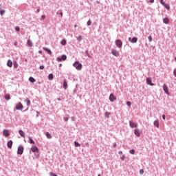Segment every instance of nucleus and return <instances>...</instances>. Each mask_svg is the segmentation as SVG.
Listing matches in <instances>:
<instances>
[{
	"instance_id": "obj_50",
	"label": "nucleus",
	"mask_w": 176,
	"mask_h": 176,
	"mask_svg": "<svg viewBox=\"0 0 176 176\" xmlns=\"http://www.w3.org/2000/svg\"><path fill=\"white\" fill-rule=\"evenodd\" d=\"M174 76H175V78H176V69L174 70Z\"/></svg>"
},
{
	"instance_id": "obj_59",
	"label": "nucleus",
	"mask_w": 176,
	"mask_h": 176,
	"mask_svg": "<svg viewBox=\"0 0 176 176\" xmlns=\"http://www.w3.org/2000/svg\"><path fill=\"white\" fill-rule=\"evenodd\" d=\"M175 61H176V57L175 58Z\"/></svg>"
},
{
	"instance_id": "obj_7",
	"label": "nucleus",
	"mask_w": 176,
	"mask_h": 176,
	"mask_svg": "<svg viewBox=\"0 0 176 176\" xmlns=\"http://www.w3.org/2000/svg\"><path fill=\"white\" fill-rule=\"evenodd\" d=\"M109 100L111 102H113V101L116 100V96H113V94H111L109 96Z\"/></svg>"
},
{
	"instance_id": "obj_32",
	"label": "nucleus",
	"mask_w": 176,
	"mask_h": 176,
	"mask_svg": "<svg viewBox=\"0 0 176 176\" xmlns=\"http://www.w3.org/2000/svg\"><path fill=\"white\" fill-rule=\"evenodd\" d=\"M74 145L76 148H78V146H80V144H79V142H74Z\"/></svg>"
},
{
	"instance_id": "obj_35",
	"label": "nucleus",
	"mask_w": 176,
	"mask_h": 176,
	"mask_svg": "<svg viewBox=\"0 0 176 176\" xmlns=\"http://www.w3.org/2000/svg\"><path fill=\"white\" fill-rule=\"evenodd\" d=\"M126 105H127L128 107H131V102L127 101V102H126Z\"/></svg>"
},
{
	"instance_id": "obj_36",
	"label": "nucleus",
	"mask_w": 176,
	"mask_h": 176,
	"mask_svg": "<svg viewBox=\"0 0 176 176\" xmlns=\"http://www.w3.org/2000/svg\"><path fill=\"white\" fill-rule=\"evenodd\" d=\"M5 13V10H1L0 11V14L1 15V16H3V14Z\"/></svg>"
},
{
	"instance_id": "obj_12",
	"label": "nucleus",
	"mask_w": 176,
	"mask_h": 176,
	"mask_svg": "<svg viewBox=\"0 0 176 176\" xmlns=\"http://www.w3.org/2000/svg\"><path fill=\"white\" fill-rule=\"evenodd\" d=\"M129 124H130V127H131L132 129L137 127V124H135V122H133L132 121L129 122Z\"/></svg>"
},
{
	"instance_id": "obj_51",
	"label": "nucleus",
	"mask_w": 176,
	"mask_h": 176,
	"mask_svg": "<svg viewBox=\"0 0 176 176\" xmlns=\"http://www.w3.org/2000/svg\"><path fill=\"white\" fill-rule=\"evenodd\" d=\"M113 147H114V148H116V143H114Z\"/></svg>"
},
{
	"instance_id": "obj_6",
	"label": "nucleus",
	"mask_w": 176,
	"mask_h": 176,
	"mask_svg": "<svg viewBox=\"0 0 176 176\" xmlns=\"http://www.w3.org/2000/svg\"><path fill=\"white\" fill-rule=\"evenodd\" d=\"M111 54H113V56H115L116 57H119V52H118V50H112Z\"/></svg>"
},
{
	"instance_id": "obj_22",
	"label": "nucleus",
	"mask_w": 176,
	"mask_h": 176,
	"mask_svg": "<svg viewBox=\"0 0 176 176\" xmlns=\"http://www.w3.org/2000/svg\"><path fill=\"white\" fill-rule=\"evenodd\" d=\"M28 46H30V47H32V41H31V40L28 39Z\"/></svg>"
},
{
	"instance_id": "obj_38",
	"label": "nucleus",
	"mask_w": 176,
	"mask_h": 176,
	"mask_svg": "<svg viewBox=\"0 0 176 176\" xmlns=\"http://www.w3.org/2000/svg\"><path fill=\"white\" fill-rule=\"evenodd\" d=\"M87 25H91V21L89 20L87 21Z\"/></svg>"
},
{
	"instance_id": "obj_5",
	"label": "nucleus",
	"mask_w": 176,
	"mask_h": 176,
	"mask_svg": "<svg viewBox=\"0 0 176 176\" xmlns=\"http://www.w3.org/2000/svg\"><path fill=\"white\" fill-rule=\"evenodd\" d=\"M23 104L21 102H19L16 105V109L18 111H21L23 109Z\"/></svg>"
},
{
	"instance_id": "obj_30",
	"label": "nucleus",
	"mask_w": 176,
	"mask_h": 176,
	"mask_svg": "<svg viewBox=\"0 0 176 176\" xmlns=\"http://www.w3.org/2000/svg\"><path fill=\"white\" fill-rule=\"evenodd\" d=\"M29 141L30 144H35V142L32 140V138L29 137Z\"/></svg>"
},
{
	"instance_id": "obj_9",
	"label": "nucleus",
	"mask_w": 176,
	"mask_h": 176,
	"mask_svg": "<svg viewBox=\"0 0 176 176\" xmlns=\"http://www.w3.org/2000/svg\"><path fill=\"white\" fill-rule=\"evenodd\" d=\"M163 89H164V91H165L166 94H167L168 96H169L170 94H169V92H168V87L166 86V84L164 85Z\"/></svg>"
},
{
	"instance_id": "obj_2",
	"label": "nucleus",
	"mask_w": 176,
	"mask_h": 176,
	"mask_svg": "<svg viewBox=\"0 0 176 176\" xmlns=\"http://www.w3.org/2000/svg\"><path fill=\"white\" fill-rule=\"evenodd\" d=\"M23 152H24V147H23V146H19L17 151L18 155H23Z\"/></svg>"
},
{
	"instance_id": "obj_23",
	"label": "nucleus",
	"mask_w": 176,
	"mask_h": 176,
	"mask_svg": "<svg viewBox=\"0 0 176 176\" xmlns=\"http://www.w3.org/2000/svg\"><path fill=\"white\" fill-rule=\"evenodd\" d=\"M154 126H155V127H157V129H159V120H155L154 122Z\"/></svg>"
},
{
	"instance_id": "obj_14",
	"label": "nucleus",
	"mask_w": 176,
	"mask_h": 176,
	"mask_svg": "<svg viewBox=\"0 0 176 176\" xmlns=\"http://www.w3.org/2000/svg\"><path fill=\"white\" fill-rule=\"evenodd\" d=\"M31 151L32 152H39V149H38V147H36V146H33L32 148H31Z\"/></svg>"
},
{
	"instance_id": "obj_25",
	"label": "nucleus",
	"mask_w": 176,
	"mask_h": 176,
	"mask_svg": "<svg viewBox=\"0 0 176 176\" xmlns=\"http://www.w3.org/2000/svg\"><path fill=\"white\" fill-rule=\"evenodd\" d=\"M5 98L7 100H10V95L9 94H6Z\"/></svg>"
},
{
	"instance_id": "obj_58",
	"label": "nucleus",
	"mask_w": 176,
	"mask_h": 176,
	"mask_svg": "<svg viewBox=\"0 0 176 176\" xmlns=\"http://www.w3.org/2000/svg\"><path fill=\"white\" fill-rule=\"evenodd\" d=\"M98 176H101V175L99 174Z\"/></svg>"
},
{
	"instance_id": "obj_28",
	"label": "nucleus",
	"mask_w": 176,
	"mask_h": 176,
	"mask_svg": "<svg viewBox=\"0 0 176 176\" xmlns=\"http://www.w3.org/2000/svg\"><path fill=\"white\" fill-rule=\"evenodd\" d=\"M163 6H164L166 9H167V10H170V6H168V4H166L165 3L164 5H163Z\"/></svg>"
},
{
	"instance_id": "obj_56",
	"label": "nucleus",
	"mask_w": 176,
	"mask_h": 176,
	"mask_svg": "<svg viewBox=\"0 0 176 176\" xmlns=\"http://www.w3.org/2000/svg\"><path fill=\"white\" fill-rule=\"evenodd\" d=\"M76 27H78V25H74V28H76Z\"/></svg>"
},
{
	"instance_id": "obj_11",
	"label": "nucleus",
	"mask_w": 176,
	"mask_h": 176,
	"mask_svg": "<svg viewBox=\"0 0 176 176\" xmlns=\"http://www.w3.org/2000/svg\"><path fill=\"white\" fill-rule=\"evenodd\" d=\"M3 135H5L6 137H9V135H10V133H9V131L7 129H4L3 131Z\"/></svg>"
},
{
	"instance_id": "obj_55",
	"label": "nucleus",
	"mask_w": 176,
	"mask_h": 176,
	"mask_svg": "<svg viewBox=\"0 0 176 176\" xmlns=\"http://www.w3.org/2000/svg\"><path fill=\"white\" fill-rule=\"evenodd\" d=\"M59 67H63V64H60V65H59Z\"/></svg>"
},
{
	"instance_id": "obj_37",
	"label": "nucleus",
	"mask_w": 176,
	"mask_h": 176,
	"mask_svg": "<svg viewBox=\"0 0 176 176\" xmlns=\"http://www.w3.org/2000/svg\"><path fill=\"white\" fill-rule=\"evenodd\" d=\"M15 30L19 32V31H20V28L19 27H16L15 28Z\"/></svg>"
},
{
	"instance_id": "obj_27",
	"label": "nucleus",
	"mask_w": 176,
	"mask_h": 176,
	"mask_svg": "<svg viewBox=\"0 0 176 176\" xmlns=\"http://www.w3.org/2000/svg\"><path fill=\"white\" fill-rule=\"evenodd\" d=\"M54 76H53V74H50L49 76H48V79L50 80H52Z\"/></svg>"
},
{
	"instance_id": "obj_4",
	"label": "nucleus",
	"mask_w": 176,
	"mask_h": 176,
	"mask_svg": "<svg viewBox=\"0 0 176 176\" xmlns=\"http://www.w3.org/2000/svg\"><path fill=\"white\" fill-rule=\"evenodd\" d=\"M129 41L131 43H137V41H138V38H137V37H133V38H131V37H129Z\"/></svg>"
},
{
	"instance_id": "obj_41",
	"label": "nucleus",
	"mask_w": 176,
	"mask_h": 176,
	"mask_svg": "<svg viewBox=\"0 0 176 176\" xmlns=\"http://www.w3.org/2000/svg\"><path fill=\"white\" fill-rule=\"evenodd\" d=\"M77 39L80 41L82 40V36H79Z\"/></svg>"
},
{
	"instance_id": "obj_29",
	"label": "nucleus",
	"mask_w": 176,
	"mask_h": 176,
	"mask_svg": "<svg viewBox=\"0 0 176 176\" xmlns=\"http://www.w3.org/2000/svg\"><path fill=\"white\" fill-rule=\"evenodd\" d=\"M63 87L64 89H67V80H64V82H63Z\"/></svg>"
},
{
	"instance_id": "obj_33",
	"label": "nucleus",
	"mask_w": 176,
	"mask_h": 176,
	"mask_svg": "<svg viewBox=\"0 0 176 176\" xmlns=\"http://www.w3.org/2000/svg\"><path fill=\"white\" fill-rule=\"evenodd\" d=\"M129 153H131V155H134L135 153V151L134 150H130L129 151Z\"/></svg>"
},
{
	"instance_id": "obj_57",
	"label": "nucleus",
	"mask_w": 176,
	"mask_h": 176,
	"mask_svg": "<svg viewBox=\"0 0 176 176\" xmlns=\"http://www.w3.org/2000/svg\"><path fill=\"white\" fill-rule=\"evenodd\" d=\"M38 53L42 54V51H39Z\"/></svg>"
},
{
	"instance_id": "obj_49",
	"label": "nucleus",
	"mask_w": 176,
	"mask_h": 176,
	"mask_svg": "<svg viewBox=\"0 0 176 176\" xmlns=\"http://www.w3.org/2000/svg\"><path fill=\"white\" fill-rule=\"evenodd\" d=\"M14 46H17V41H15V42L14 43Z\"/></svg>"
},
{
	"instance_id": "obj_24",
	"label": "nucleus",
	"mask_w": 176,
	"mask_h": 176,
	"mask_svg": "<svg viewBox=\"0 0 176 176\" xmlns=\"http://www.w3.org/2000/svg\"><path fill=\"white\" fill-rule=\"evenodd\" d=\"M25 102H26V104L28 105V107L31 104V101L28 98L26 99Z\"/></svg>"
},
{
	"instance_id": "obj_44",
	"label": "nucleus",
	"mask_w": 176,
	"mask_h": 176,
	"mask_svg": "<svg viewBox=\"0 0 176 176\" xmlns=\"http://www.w3.org/2000/svg\"><path fill=\"white\" fill-rule=\"evenodd\" d=\"M86 53H87V56L88 57H89V58L91 57V56H90V54L89 53V52L87 51Z\"/></svg>"
},
{
	"instance_id": "obj_15",
	"label": "nucleus",
	"mask_w": 176,
	"mask_h": 176,
	"mask_svg": "<svg viewBox=\"0 0 176 176\" xmlns=\"http://www.w3.org/2000/svg\"><path fill=\"white\" fill-rule=\"evenodd\" d=\"M19 133L21 137H23V138H25V134L24 133V131H23V130H19Z\"/></svg>"
},
{
	"instance_id": "obj_1",
	"label": "nucleus",
	"mask_w": 176,
	"mask_h": 176,
	"mask_svg": "<svg viewBox=\"0 0 176 176\" xmlns=\"http://www.w3.org/2000/svg\"><path fill=\"white\" fill-rule=\"evenodd\" d=\"M74 67H76V69L78 71H80L82 69V63H79V61H76L73 64Z\"/></svg>"
},
{
	"instance_id": "obj_43",
	"label": "nucleus",
	"mask_w": 176,
	"mask_h": 176,
	"mask_svg": "<svg viewBox=\"0 0 176 176\" xmlns=\"http://www.w3.org/2000/svg\"><path fill=\"white\" fill-rule=\"evenodd\" d=\"M41 19L42 20H45V19H46V16L45 15H42Z\"/></svg>"
},
{
	"instance_id": "obj_40",
	"label": "nucleus",
	"mask_w": 176,
	"mask_h": 176,
	"mask_svg": "<svg viewBox=\"0 0 176 176\" xmlns=\"http://www.w3.org/2000/svg\"><path fill=\"white\" fill-rule=\"evenodd\" d=\"M148 41L149 42H152V36H148Z\"/></svg>"
},
{
	"instance_id": "obj_18",
	"label": "nucleus",
	"mask_w": 176,
	"mask_h": 176,
	"mask_svg": "<svg viewBox=\"0 0 176 176\" xmlns=\"http://www.w3.org/2000/svg\"><path fill=\"white\" fill-rule=\"evenodd\" d=\"M163 21H164V24H168V23H170V19H168V18H164L163 19Z\"/></svg>"
},
{
	"instance_id": "obj_13",
	"label": "nucleus",
	"mask_w": 176,
	"mask_h": 176,
	"mask_svg": "<svg viewBox=\"0 0 176 176\" xmlns=\"http://www.w3.org/2000/svg\"><path fill=\"white\" fill-rule=\"evenodd\" d=\"M12 145H13V141L12 140L8 141L7 146H8V148H9V149H12Z\"/></svg>"
},
{
	"instance_id": "obj_34",
	"label": "nucleus",
	"mask_w": 176,
	"mask_h": 176,
	"mask_svg": "<svg viewBox=\"0 0 176 176\" xmlns=\"http://www.w3.org/2000/svg\"><path fill=\"white\" fill-rule=\"evenodd\" d=\"M14 68H17V62L14 61L13 63Z\"/></svg>"
},
{
	"instance_id": "obj_26",
	"label": "nucleus",
	"mask_w": 176,
	"mask_h": 176,
	"mask_svg": "<svg viewBox=\"0 0 176 176\" xmlns=\"http://www.w3.org/2000/svg\"><path fill=\"white\" fill-rule=\"evenodd\" d=\"M46 137H47V138L50 140L52 138V135L50 133H49V132H47L46 133Z\"/></svg>"
},
{
	"instance_id": "obj_19",
	"label": "nucleus",
	"mask_w": 176,
	"mask_h": 176,
	"mask_svg": "<svg viewBox=\"0 0 176 176\" xmlns=\"http://www.w3.org/2000/svg\"><path fill=\"white\" fill-rule=\"evenodd\" d=\"M29 80H30V82H31V83H35V82H36L35 78H34L33 77H30Z\"/></svg>"
},
{
	"instance_id": "obj_39",
	"label": "nucleus",
	"mask_w": 176,
	"mask_h": 176,
	"mask_svg": "<svg viewBox=\"0 0 176 176\" xmlns=\"http://www.w3.org/2000/svg\"><path fill=\"white\" fill-rule=\"evenodd\" d=\"M140 174H141V175L144 174V169L140 170Z\"/></svg>"
},
{
	"instance_id": "obj_8",
	"label": "nucleus",
	"mask_w": 176,
	"mask_h": 176,
	"mask_svg": "<svg viewBox=\"0 0 176 176\" xmlns=\"http://www.w3.org/2000/svg\"><path fill=\"white\" fill-rule=\"evenodd\" d=\"M67 60V56L63 55L61 58L58 57L57 58V61H65Z\"/></svg>"
},
{
	"instance_id": "obj_3",
	"label": "nucleus",
	"mask_w": 176,
	"mask_h": 176,
	"mask_svg": "<svg viewBox=\"0 0 176 176\" xmlns=\"http://www.w3.org/2000/svg\"><path fill=\"white\" fill-rule=\"evenodd\" d=\"M116 45L120 49V47H122V46L123 45V43L120 40H116Z\"/></svg>"
},
{
	"instance_id": "obj_21",
	"label": "nucleus",
	"mask_w": 176,
	"mask_h": 176,
	"mask_svg": "<svg viewBox=\"0 0 176 176\" xmlns=\"http://www.w3.org/2000/svg\"><path fill=\"white\" fill-rule=\"evenodd\" d=\"M61 45H63V46H65L67 45V40L65 39L62 40Z\"/></svg>"
},
{
	"instance_id": "obj_46",
	"label": "nucleus",
	"mask_w": 176,
	"mask_h": 176,
	"mask_svg": "<svg viewBox=\"0 0 176 176\" xmlns=\"http://www.w3.org/2000/svg\"><path fill=\"white\" fill-rule=\"evenodd\" d=\"M45 69V66L43 65L40 66V69Z\"/></svg>"
},
{
	"instance_id": "obj_48",
	"label": "nucleus",
	"mask_w": 176,
	"mask_h": 176,
	"mask_svg": "<svg viewBox=\"0 0 176 176\" xmlns=\"http://www.w3.org/2000/svg\"><path fill=\"white\" fill-rule=\"evenodd\" d=\"M149 2L150 3H153V2H155V0H150Z\"/></svg>"
},
{
	"instance_id": "obj_10",
	"label": "nucleus",
	"mask_w": 176,
	"mask_h": 176,
	"mask_svg": "<svg viewBox=\"0 0 176 176\" xmlns=\"http://www.w3.org/2000/svg\"><path fill=\"white\" fill-rule=\"evenodd\" d=\"M146 83L148 84L150 86L154 85V84L152 82V78H146Z\"/></svg>"
},
{
	"instance_id": "obj_31",
	"label": "nucleus",
	"mask_w": 176,
	"mask_h": 176,
	"mask_svg": "<svg viewBox=\"0 0 176 176\" xmlns=\"http://www.w3.org/2000/svg\"><path fill=\"white\" fill-rule=\"evenodd\" d=\"M111 115V113L107 111L105 113H104V116H106V118H109Z\"/></svg>"
},
{
	"instance_id": "obj_54",
	"label": "nucleus",
	"mask_w": 176,
	"mask_h": 176,
	"mask_svg": "<svg viewBox=\"0 0 176 176\" xmlns=\"http://www.w3.org/2000/svg\"><path fill=\"white\" fill-rule=\"evenodd\" d=\"M122 153H122V151H120V152H119V154H120V155H122Z\"/></svg>"
},
{
	"instance_id": "obj_42",
	"label": "nucleus",
	"mask_w": 176,
	"mask_h": 176,
	"mask_svg": "<svg viewBox=\"0 0 176 176\" xmlns=\"http://www.w3.org/2000/svg\"><path fill=\"white\" fill-rule=\"evenodd\" d=\"M69 118H67V117H65L64 118V120L65 121V122H68V120H69Z\"/></svg>"
},
{
	"instance_id": "obj_17",
	"label": "nucleus",
	"mask_w": 176,
	"mask_h": 176,
	"mask_svg": "<svg viewBox=\"0 0 176 176\" xmlns=\"http://www.w3.org/2000/svg\"><path fill=\"white\" fill-rule=\"evenodd\" d=\"M134 134L136 135L137 137H140V135H141L140 130L138 129H135Z\"/></svg>"
},
{
	"instance_id": "obj_47",
	"label": "nucleus",
	"mask_w": 176,
	"mask_h": 176,
	"mask_svg": "<svg viewBox=\"0 0 176 176\" xmlns=\"http://www.w3.org/2000/svg\"><path fill=\"white\" fill-rule=\"evenodd\" d=\"M162 119H164V120H166V115H162Z\"/></svg>"
},
{
	"instance_id": "obj_16",
	"label": "nucleus",
	"mask_w": 176,
	"mask_h": 176,
	"mask_svg": "<svg viewBox=\"0 0 176 176\" xmlns=\"http://www.w3.org/2000/svg\"><path fill=\"white\" fill-rule=\"evenodd\" d=\"M8 67H10V68H12L13 67V62L12 60H9L7 63Z\"/></svg>"
},
{
	"instance_id": "obj_45",
	"label": "nucleus",
	"mask_w": 176,
	"mask_h": 176,
	"mask_svg": "<svg viewBox=\"0 0 176 176\" xmlns=\"http://www.w3.org/2000/svg\"><path fill=\"white\" fill-rule=\"evenodd\" d=\"M160 3H162V5H164L166 3H164V1H163V0H160Z\"/></svg>"
},
{
	"instance_id": "obj_53",
	"label": "nucleus",
	"mask_w": 176,
	"mask_h": 176,
	"mask_svg": "<svg viewBox=\"0 0 176 176\" xmlns=\"http://www.w3.org/2000/svg\"><path fill=\"white\" fill-rule=\"evenodd\" d=\"M60 15L61 16V17H63V12H60Z\"/></svg>"
},
{
	"instance_id": "obj_20",
	"label": "nucleus",
	"mask_w": 176,
	"mask_h": 176,
	"mask_svg": "<svg viewBox=\"0 0 176 176\" xmlns=\"http://www.w3.org/2000/svg\"><path fill=\"white\" fill-rule=\"evenodd\" d=\"M43 50H45V52H47L48 53V54H52V51L46 47H43Z\"/></svg>"
},
{
	"instance_id": "obj_52",
	"label": "nucleus",
	"mask_w": 176,
	"mask_h": 176,
	"mask_svg": "<svg viewBox=\"0 0 176 176\" xmlns=\"http://www.w3.org/2000/svg\"><path fill=\"white\" fill-rule=\"evenodd\" d=\"M40 11H41V10H40L39 9H38V10H36L37 13H39Z\"/></svg>"
}]
</instances>
